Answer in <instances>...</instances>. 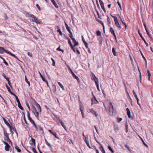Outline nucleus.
Wrapping results in <instances>:
<instances>
[{"label":"nucleus","mask_w":153,"mask_h":153,"mask_svg":"<svg viewBox=\"0 0 153 153\" xmlns=\"http://www.w3.org/2000/svg\"><path fill=\"white\" fill-rule=\"evenodd\" d=\"M57 31L58 32H59V34L61 35V36H62V35H63V33H62L61 32V30L59 28V27H58V30H57Z\"/></svg>","instance_id":"obj_25"},{"label":"nucleus","mask_w":153,"mask_h":153,"mask_svg":"<svg viewBox=\"0 0 153 153\" xmlns=\"http://www.w3.org/2000/svg\"><path fill=\"white\" fill-rule=\"evenodd\" d=\"M70 33V35H69V36L71 38V39H72V38H73V35L72 33L71 32Z\"/></svg>","instance_id":"obj_49"},{"label":"nucleus","mask_w":153,"mask_h":153,"mask_svg":"<svg viewBox=\"0 0 153 153\" xmlns=\"http://www.w3.org/2000/svg\"><path fill=\"white\" fill-rule=\"evenodd\" d=\"M12 126V129L14 132H15L16 133H17V132L16 128H15L14 126Z\"/></svg>","instance_id":"obj_35"},{"label":"nucleus","mask_w":153,"mask_h":153,"mask_svg":"<svg viewBox=\"0 0 153 153\" xmlns=\"http://www.w3.org/2000/svg\"><path fill=\"white\" fill-rule=\"evenodd\" d=\"M108 149H109L112 153H114V150L112 149L111 148L110 146H108Z\"/></svg>","instance_id":"obj_33"},{"label":"nucleus","mask_w":153,"mask_h":153,"mask_svg":"<svg viewBox=\"0 0 153 153\" xmlns=\"http://www.w3.org/2000/svg\"><path fill=\"white\" fill-rule=\"evenodd\" d=\"M60 48V46H59L58 48H57L56 50L57 51H61L62 53H63L64 51L63 50H62Z\"/></svg>","instance_id":"obj_39"},{"label":"nucleus","mask_w":153,"mask_h":153,"mask_svg":"<svg viewBox=\"0 0 153 153\" xmlns=\"http://www.w3.org/2000/svg\"><path fill=\"white\" fill-rule=\"evenodd\" d=\"M132 92H133V95L134 96V97H137V94H136L134 91V90H133L132 91Z\"/></svg>","instance_id":"obj_43"},{"label":"nucleus","mask_w":153,"mask_h":153,"mask_svg":"<svg viewBox=\"0 0 153 153\" xmlns=\"http://www.w3.org/2000/svg\"><path fill=\"white\" fill-rule=\"evenodd\" d=\"M39 73L43 81H45V80H46L45 79L43 78L42 74L39 72Z\"/></svg>","instance_id":"obj_28"},{"label":"nucleus","mask_w":153,"mask_h":153,"mask_svg":"<svg viewBox=\"0 0 153 153\" xmlns=\"http://www.w3.org/2000/svg\"><path fill=\"white\" fill-rule=\"evenodd\" d=\"M112 17L114 18V19L115 22H116V21H117V18L116 16H111Z\"/></svg>","instance_id":"obj_42"},{"label":"nucleus","mask_w":153,"mask_h":153,"mask_svg":"<svg viewBox=\"0 0 153 153\" xmlns=\"http://www.w3.org/2000/svg\"><path fill=\"white\" fill-rule=\"evenodd\" d=\"M125 127L126 128V132H127L128 131V125H126L125 126Z\"/></svg>","instance_id":"obj_45"},{"label":"nucleus","mask_w":153,"mask_h":153,"mask_svg":"<svg viewBox=\"0 0 153 153\" xmlns=\"http://www.w3.org/2000/svg\"><path fill=\"white\" fill-rule=\"evenodd\" d=\"M18 106L19 108L21 110H23L24 109L23 107L21 105L20 102L18 103Z\"/></svg>","instance_id":"obj_16"},{"label":"nucleus","mask_w":153,"mask_h":153,"mask_svg":"<svg viewBox=\"0 0 153 153\" xmlns=\"http://www.w3.org/2000/svg\"><path fill=\"white\" fill-rule=\"evenodd\" d=\"M33 14H30L29 13H27L26 14V16L27 17H31V16L30 15H33Z\"/></svg>","instance_id":"obj_53"},{"label":"nucleus","mask_w":153,"mask_h":153,"mask_svg":"<svg viewBox=\"0 0 153 153\" xmlns=\"http://www.w3.org/2000/svg\"><path fill=\"white\" fill-rule=\"evenodd\" d=\"M32 149L33 152L34 153H37V152L36 151V149L34 148H33Z\"/></svg>","instance_id":"obj_44"},{"label":"nucleus","mask_w":153,"mask_h":153,"mask_svg":"<svg viewBox=\"0 0 153 153\" xmlns=\"http://www.w3.org/2000/svg\"><path fill=\"white\" fill-rule=\"evenodd\" d=\"M0 58L3 60L4 63L6 65H8V63L6 62L5 59L3 58L0 56Z\"/></svg>","instance_id":"obj_14"},{"label":"nucleus","mask_w":153,"mask_h":153,"mask_svg":"<svg viewBox=\"0 0 153 153\" xmlns=\"http://www.w3.org/2000/svg\"><path fill=\"white\" fill-rule=\"evenodd\" d=\"M89 112L91 113L92 114L95 115L96 117L98 116V114H97L96 112L93 109H90L89 110Z\"/></svg>","instance_id":"obj_6"},{"label":"nucleus","mask_w":153,"mask_h":153,"mask_svg":"<svg viewBox=\"0 0 153 153\" xmlns=\"http://www.w3.org/2000/svg\"><path fill=\"white\" fill-rule=\"evenodd\" d=\"M66 29H67V30L68 31V32L70 33H71V32L70 30V27H68V28H67Z\"/></svg>","instance_id":"obj_48"},{"label":"nucleus","mask_w":153,"mask_h":153,"mask_svg":"<svg viewBox=\"0 0 153 153\" xmlns=\"http://www.w3.org/2000/svg\"><path fill=\"white\" fill-rule=\"evenodd\" d=\"M51 2L53 3V4H54L55 7H56V8H58V6L57 4L56 3L55 1L54 0H51Z\"/></svg>","instance_id":"obj_15"},{"label":"nucleus","mask_w":153,"mask_h":153,"mask_svg":"<svg viewBox=\"0 0 153 153\" xmlns=\"http://www.w3.org/2000/svg\"><path fill=\"white\" fill-rule=\"evenodd\" d=\"M109 114L110 116L115 115L116 114V111L114 109L113 105L111 102H109L108 104Z\"/></svg>","instance_id":"obj_1"},{"label":"nucleus","mask_w":153,"mask_h":153,"mask_svg":"<svg viewBox=\"0 0 153 153\" xmlns=\"http://www.w3.org/2000/svg\"><path fill=\"white\" fill-rule=\"evenodd\" d=\"M94 127L95 128L96 131L97 132V133L98 134L99 132H98L97 129V127H96V126H94Z\"/></svg>","instance_id":"obj_61"},{"label":"nucleus","mask_w":153,"mask_h":153,"mask_svg":"<svg viewBox=\"0 0 153 153\" xmlns=\"http://www.w3.org/2000/svg\"><path fill=\"white\" fill-rule=\"evenodd\" d=\"M85 142L87 146H88L89 148H91V147H90V145L89 144V142H88V140H85Z\"/></svg>","instance_id":"obj_19"},{"label":"nucleus","mask_w":153,"mask_h":153,"mask_svg":"<svg viewBox=\"0 0 153 153\" xmlns=\"http://www.w3.org/2000/svg\"><path fill=\"white\" fill-rule=\"evenodd\" d=\"M3 143L5 145V149L6 151H9V148H10V146L9 145L7 142H4Z\"/></svg>","instance_id":"obj_5"},{"label":"nucleus","mask_w":153,"mask_h":153,"mask_svg":"<svg viewBox=\"0 0 153 153\" xmlns=\"http://www.w3.org/2000/svg\"><path fill=\"white\" fill-rule=\"evenodd\" d=\"M141 55H142L143 58L145 60L146 62V59L145 57L144 56H143V53L141 52Z\"/></svg>","instance_id":"obj_57"},{"label":"nucleus","mask_w":153,"mask_h":153,"mask_svg":"<svg viewBox=\"0 0 153 153\" xmlns=\"http://www.w3.org/2000/svg\"><path fill=\"white\" fill-rule=\"evenodd\" d=\"M71 48L72 49V50L74 52H75V48H74V47L73 46H72V47H71Z\"/></svg>","instance_id":"obj_62"},{"label":"nucleus","mask_w":153,"mask_h":153,"mask_svg":"<svg viewBox=\"0 0 153 153\" xmlns=\"http://www.w3.org/2000/svg\"><path fill=\"white\" fill-rule=\"evenodd\" d=\"M31 141L34 144H35V139H33V138H32Z\"/></svg>","instance_id":"obj_46"},{"label":"nucleus","mask_w":153,"mask_h":153,"mask_svg":"<svg viewBox=\"0 0 153 153\" xmlns=\"http://www.w3.org/2000/svg\"><path fill=\"white\" fill-rule=\"evenodd\" d=\"M107 22H108V24H111V21H110V19H109V17H108V18H107Z\"/></svg>","instance_id":"obj_36"},{"label":"nucleus","mask_w":153,"mask_h":153,"mask_svg":"<svg viewBox=\"0 0 153 153\" xmlns=\"http://www.w3.org/2000/svg\"><path fill=\"white\" fill-rule=\"evenodd\" d=\"M96 33H97V36H100L101 35V33L99 30H98L97 31Z\"/></svg>","instance_id":"obj_40"},{"label":"nucleus","mask_w":153,"mask_h":153,"mask_svg":"<svg viewBox=\"0 0 153 153\" xmlns=\"http://www.w3.org/2000/svg\"><path fill=\"white\" fill-rule=\"evenodd\" d=\"M32 111L33 112L34 114L35 115L36 117L38 119L39 118V113L37 111L36 108L35 106H32Z\"/></svg>","instance_id":"obj_3"},{"label":"nucleus","mask_w":153,"mask_h":153,"mask_svg":"<svg viewBox=\"0 0 153 153\" xmlns=\"http://www.w3.org/2000/svg\"><path fill=\"white\" fill-rule=\"evenodd\" d=\"M126 109L127 111V114L128 116V117L129 118H131V115L130 114V110L128 108H127Z\"/></svg>","instance_id":"obj_10"},{"label":"nucleus","mask_w":153,"mask_h":153,"mask_svg":"<svg viewBox=\"0 0 153 153\" xmlns=\"http://www.w3.org/2000/svg\"><path fill=\"white\" fill-rule=\"evenodd\" d=\"M84 43L85 44L86 47L88 49V44L85 41H84Z\"/></svg>","instance_id":"obj_24"},{"label":"nucleus","mask_w":153,"mask_h":153,"mask_svg":"<svg viewBox=\"0 0 153 153\" xmlns=\"http://www.w3.org/2000/svg\"><path fill=\"white\" fill-rule=\"evenodd\" d=\"M74 43L75 44L74 45V46H76L77 45H78V42H74Z\"/></svg>","instance_id":"obj_59"},{"label":"nucleus","mask_w":153,"mask_h":153,"mask_svg":"<svg viewBox=\"0 0 153 153\" xmlns=\"http://www.w3.org/2000/svg\"><path fill=\"white\" fill-rule=\"evenodd\" d=\"M3 119L5 123V124L7 125V126L9 127L10 128V131L11 132L12 131V126H11L8 122L6 120L4 117H3Z\"/></svg>","instance_id":"obj_4"},{"label":"nucleus","mask_w":153,"mask_h":153,"mask_svg":"<svg viewBox=\"0 0 153 153\" xmlns=\"http://www.w3.org/2000/svg\"><path fill=\"white\" fill-rule=\"evenodd\" d=\"M68 43L71 47L73 46V45H72V43H71V41L70 39H68Z\"/></svg>","instance_id":"obj_38"},{"label":"nucleus","mask_w":153,"mask_h":153,"mask_svg":"<svg viewBox=\"0 0 153 153\" xmlns=\"http://www.w3.org/2000/svg\"><path fill=\"white\" fill-rule=\"evenodd\" d=\"M117 3H118V5H119V7H120V9L121 10H122V7H121V4H120V3L119 2V1H117Z\"/></svg>","instance_id":"obj_58"},{"label":"nucleus","mask_w":153,"mask_h":153,"mask_svg":"<svg viewBox=\"0 0 153 153\" xmlns=\"http://www.w3.org/2000/svg\"><path fill=\"white\" fill-rule=\"evenodd\" d=\"M61 125L62 126V127L64 128V129L65 130H67L66 126L64 125L63 123L62 122H61Z\"/></svg>","instance_id":"obj_27"},{"label":"nucleus","mask_w":153,"mask_h":153,"mask_svg":"<svg viewBox=\"0 0 153 153\" xmlns=\"http://www.w3.org/2000/svg\"><path fill=\"white\" fill-rule=\"evenodd\" d=\"M100 149L101 150L102 152L104 151H105L102 146H101L100 147Z\"/></svg>","instance_id":"obj_29"},{"label":"nucleus","mask_w":153,"mask_h":153,"mask_svg":"<svg viewBox=\"0 0 153 153\" xmlns=\"http://www.w3.org/2000/svg\"><path fill=\"white\" fill-rule=\"evenodd\" d=\"M142 141L143 142V144L145 146H146L147 147H148V145L146 144L145 143V142H144V141L143 140H142Z\"/></svg>","instance_id":"obj_50"},{"label":"nucleus","mask_w":153,"mask_h":153,"mask_svg":"<svg viewBox=\"0 0 153 153\" xmlns=\"http://www.w3.org/2000/svg\"><path fill=\"white\" fill-rule=\"evenodd\" d=\"M4 135L6 136V137L7 138V141H9L10 142H11L10 140V139L9 138L8 136V135H6L5 133H4Z\"/></svg>","instance_id":"obj_34"},{"label":"nucleus","mask_w":153,"mask_h":153,"mask_svg":"<svg viewBox=\"0 0 153 153\" xmlns=\"http://www.w3.org/2000/svg\"><path fill=\"white\" fill-rule=\"evenodd\" d=\"M96 85L97 86V89L98 91H100V90L99 89V83L96 84Z\"/></svg>","instance_id":"obj_56"},{"label":"nucleus","mask_w":153,"mask_h":153,"mask_svg":"<svg viewBox=\"0 0 153 153\" xmlns=\"http://www.w3.org/2000/svg\"><path fill=\"white\" fill-rule=\"evenodd\" d=\"M125 147H126V148H127L128 151L130 152H132V149H131L128 146H127V145H125Z\"/></svg>","instance_id":"obj_20"},{"label":"nucleus","mask_w":153,"mask_h":153,"mask_svg":"<svg viewBox=\"0 0 153 153\" xmlns=\"http://www.w3.org/2000/svg\"><path fill=\"white\" fill-rule=\"evenodd\" d=\"M71 73L73 77L76 79L77 80H78L79 79V78L78 76H76L75 74L74 73L72 70H71Z\"/></svg>","instance_id":"obj_8"},{"label":"nucleus","mask_w":153,"mask_h":153,"mask_svg":"<svg viewBox=\"0 0 153 153\" xmlns=\"http://www.w3.org/2000/svg\"><path fill=\"white\" fill-rule=\"evenodd\" d=\"M28 113V117L29 120L30 121L31 123H33L34 122L32 118L30 117V114L28 112V111H27Z\"/></svg>","instance_id":"obj_7"},{"label":"nucleus","mask_w":153,"mask_h":153,"mask_svg":"<svg viewBox=\"0 0 153 153\" xmlns=\"http://www.w3.org/2000/svg\"><path fill=\"white\" fill-rule=\"evenodd\" d=\"M122 120V118H117V122H120Z\"/></svg>","instance_id":"obj_37"},{"label":"nucleus","mask_w":153,"mask_h":153,"mask_svg":"<svg viewBox=\"0 0 153 153\" xmlns=\"http://www.w3.org/2000/svg\"><path fill=\"white\" fill-rule=\"evenodd\" d=\"M94 81L95 84H97L98 83V79L95 76H94Z\"/></svg>","instance_id":"obj_17"},{"label":"nucleus","mask_w":153,"mask_h":153,"mask_svg":"<svg viewBox=\"0 0 153 153\" xmlns=\"http://www.w3.org/2000/svg\"><path fill=\"white\" fill-rule=\"evenodd\" d=\"M99 1L100 2V5L101 6L102 8L104 7V3H103V1H102L101 0H99Z\"/></svg>","instance_id":"obj_12"},{"label":"nucleus","mask_w":153,"mask_h":153,"mask_svg":"<svg viewBox=\"0 0 153 153\" xmlns=\"http://www.w3.org/2000/svg\"><path fill=\"white\" fill-rule=\"evenodd\" d=\"M145 44H146V46L147 47H148V46H149V44H148V43H147L146 42V41L145 40H144L143 41Z\"/></svg>","instance_id":"obj_52"},{"label":"nucleus","mask_w":153,"mask_h":153,"mask_svg":"<svg viewBox=\"0 0 153 153\" xmlns=\"http://www.w3.org/2000/svg\"><path fill=\"white\" fill-rule=\"evenodd\" d=\"M49 131L53 135H55L56 132H53L51 130H49Z\"/></svg>","instance_id":"obj_30"},{"label":"nucleus","mask_w":153,"mask_h":153,"mask_svg":"<svg viewBox=\"0 0 153 153\" xmlns=\"http://www.w3.org/2000/svg\"><path fill=\"white\" fill-rule=\"evenodd\" d=\"M112 52L114 56H117L118 54L117 52L115 51V48H112Z\"/></svg>","instance_id":"obj_13"},{"label":"nucleus","mask_w":153,"mask_h":153,"mask_svg":"<svg viewBox=\"0 0 153 153\" xmlns=\"http://www.w3.org/2000/svg\"><path fill=\"white\" fill-rule=\"evenodd\" d=\"M26 105H27V107L29 109V110H30V107L29 106L28 104V103H26Z\"/></svg>","instance_id":"obj_64"},{"label":"nucleus","mask_w":153,"mask_h":153,"mask_svg":"<svg viewBox=\"0 0 153 153\" xmlns=\"http://www.w3.org/2000/svg\"><path fill=\"white\" fill-rule=\"evenodd\" d=\"M15 148L18 152H21V149L19 148V147L17 146H16L15 147Z\"/></svg>","instance_id":"obj_21"},{"label":"nucleus","mask_w":153,"mask_h":153,"mask_svg":"<svg viewBox=\"0 0 153 153\" xmlns=\"http://www.w3.org/2000/svg\"><path fill=\"white\" fill-rule=\"evenodd\" d=\"M36 7L38 8V9L39 10H40V7L39 6V5L38 4H36Z\"/></svg>","instance_id":"obj_63"},{"label":"nucleus","mask_w":153,"mask_h":153,"mask_svg":"<svg viewBox=\"0 0 153 153\" xmlns=\"http://www.w3.org/2000/svg\"><path fill=\"white\" fill-rule=\"evenodd\" d=\"M27 54L28 56H29L30 57H32V55L31 53L28 52Z\"/></svg>","instance_id":"obj_47"},{"label":"nucleus","mask_w":153,"mask_h":153,"mask_svg":"<svg viewBox=\"0 0 153 153\" xmlns=\"http://www.w3.org/2000/svg\"><path fill=\"white\" fill-rule=\"evenodd\" d=\"M25 82L27 83V84L29 86H30V82L28 81V79L26 77V76H25Z\"/></svg>","instance_id":"obj_23"},{"label":"nucleus","mask_w":153,"mask_h":153,"mask_svg":"<svg viewBox=\"0 0 153 153\" xmlns=\"http://www.w3.org/2000/svg\"><path fill=\"white\" fill-rule=\"evenodd\" d=\"M80 110L81 113H84L83 108H82L80 107Z\"/></svg>","instance_id":"obj_54"},{"label":"nucleus","mask_w":153,"mask_h":153,"mask_svg":"<svg viewBox=\"0 0 153 153\" xmlns=\"http://www.w3.org/2000/svg\"><path fill=\"white\" fill-rule=\"evenodd\" d=\"M16 101L18 102V103L19 102H20V101H19L17 96H16Z\"/></svg>","instance_id":"obj_51"},{"label":"nucleus","mask_w":153,"mask_h":153,"mask_svg":"<svg viewBox=\"0 0 153 153\" xmlns=\"http://www.w3.org/2000/svg\"><path fill=\"white\" fill-rule=\"evenodd\" d=\"M45 141H46V142L47 145L48 146H49V147H51V145L49 143L47 140H45Z\"/></svg>","instance_id":"obj_55"},{"label":"nucleus","mask_w":153,"mask_h":153,"mask_svg":"<svg viewBox=\"0 0 153 153\" xmlns=\"http://www.w3.org/2000/svg\"><path fill=\"white\" fill-rule=\"evenodd\" d=\"M51 59L53 62L52 65L53 66H55V62L54 60L52 58H51Z\"/></svg>","instance_id":"obj_41"},{"label":"nucleus","mask_w":153,"mask_h":153,"mask_svg":"<svg viewBox=\"0 0 153 153\" xmlns=\"http://www.w3.org/2000/svg\"><path fill=\"white\" fill-rule=\"evenodd\" d=\"M11 55L13 56V57H14L15 58H17V56L15 55H14L12 53H11Z\"/></svg>","instance_id":"obj_60"},{"label":"nucleus","mask_w":153,"mask_h":153,"mask_svg":"<svg viewBox=\"0 0 153 153\" xmlns=\"http://www.w3.org/2000/svg\"><path fill=\"white\" fill-rule=\"evenodd\" d=\"M30 16L31 18H32V19H30L32 22H34L36 24H41V21L40 20H38V19L35 16H34L33 15Z\"/></svg>","instance_id":"obj_2"},{"label":"nucleus","mask_w":153,"mask_h":153,"mask_svg":"<svg viewBox=\"0 0 153 153\" xmlns=\"http://www.w3.org/2000/svg\"><path fill=\"white\" fill-rule=\"evenodd\" d=\"M58 84L59 85L60 87L63 90H64V86L63 85L60 83V82H59Z\"/></svg>","instance_id":"obj_26"},{"label":"nucleus","mask_w":153,"mask_h":153,"mask_svg":"<svg viewBox=\"0 0 153 153\" xmlns=\"http://www.w3.org/2000/svg\"><path fill=\"white\" fill-rule=\"evenodd\" d=\"M119 17H120V21L122 22V23H123V24H124V22H123V21H124L123 19V16H122L121 15H120V16Z\"/></svg>","instance_id":"obj_22"},{"label":"nucleus","mask_w":153,"mask_h":153,"mask_svg":"<svg viewBox=\"0 0 153 153\" xmlns=\"http://www.w3.org/2000/svg\"><path fill=\"white\" fill-rule=\"evenodd\" d=\"M115 22V25L118 28L120 29L121 28V26L120 25H119V23L118 21H116V22Z\"/></svg>","instance_id":"obj_18"},{"label":"nucleus","mask_w":153,"mask_h":153,"mask_svg":"<svg viewBox=\"0 0 153 153\" xmlns=\"http://www.w3.org/2000/svg\"><path fill=\"white\" fill-rule=\"evenodd\" d=\"M147 76L148 77V80L150 81V77L151 76V74L150 71L149 70H147Z\"/></svg>","instance_id":"obj_11"},{"label":"nucleus","mask_w":153,"mask_h":153,"mask_svg":"<svg viewBox=\"0 0 153 153\" xmlns=\"http://www.w3.org/2000/svg\"><path fill=\"white\" fill-rule=\"evenodd\" d=\"M6 87L7 88V89L8 91L10 93L12 92H11V91L10 88H9V87L8 86H7V85H6Z\"/></svg>","instance_id":"obj_31"},{"label":"nucleus","mask_w":153,"mask_h":153,"mask_svg":"<svg viewBox=\"0 0 153 153\" xmlns=\"http://www.w3.org/2000/svg\"><path fill=\"white\" fill-rule=\"evenodd\" d=\"M110 31L113 34L114 33V30H113L112 28L111 27L110 28Z\"/></svg>","instance_id":"obj_32"},{"label":"nucleus","mask_w":153,"mask_h":153,"mask_svg":"<svg viewBox=\"0 0 153 153\" xmlns=\"http://www.w3.org/2000/svg\"><path fill=\"white\" fill-rule=\"evenodd\" d=\"M36 104L37 108H38V111L41 112V109L40 106V105L37 102H36Z\"/></svg>","instance_id":"obj_9"}]
</instances>
